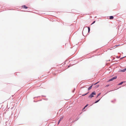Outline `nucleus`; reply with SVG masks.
Returning a JSON list of instances; mask_svg holds the SVG:
<instances>
[{
    "label": "nucleus",
    "mask_w": 126,
    "mask_h": 126,
    "mask_svg": "<svg viewBox=\"0 0 126 126\" xmlns=\"http://www.w3.org/2000/svg\"><path fill=\"white\" fill-rule=\"evenodd\" d=\"M96 94V93L95 91L93 92L89 96V97L90 98H91L94 97V95H95Z\"/></svg>",
    "instance_id": "obj_1"
},
{
    "label": "nucleus",
    "mask_w": 126,
    "mask_h": 126,
    "mask_svg": "<svg viewBox=\"0 0 126 126\" xmlns=\"http://www.w3.org/2000/svg\"><path fill=\"white\" fill-rule=\"evenodd\" d=\"M117 76H115L113 77L111 79H110L109 80V81H112L114 80V79H116L117 78Z\"/></svg>",
    "instance_id": "obj_2"
},
{
    "label": "nucleus",
    "mask_w": 126,
    "mask_h": 126,
    "mask_svg": "<svg viewBox=\"0 0 126 126\" xmlns=\"http://www.w3.org/2000/svg\"><path fill=\"white\" fill-rule=\"evenodd\" d=\"M113 16H110V19H113Z\"/></svg>",
    "instance_id": "obj_3"
},
{
    "label": "nucleus",
    "mask_w": 126,
    "mask_h": 126,
    "mask_svg": "<svg viewBox=\"0 0 126 126\" xmlns=\"http://www.w3.org/2000/svg\"><path fill=\"white\" fill-rule=\"evenodd\" d=\"M93 85H92L90 87H89L88 88V90H90L92 88Z\"/></svg>",
    "instance_id": "obj_4"
},
{
    "label": "nucleus",
    "mask_w": 126,
    "mask_h": 126,
    "mask_svg": "<svg viewBox=\"0 0 126 126\" xmlns=\"http://www.w3.org/2000/svg\"><path fill=\"white\" fill-rule=\"evenodd\" d=\"M22 7L25 8V9H27L28 8V7H26L25 5H23L22 6Z\"/></svg>",
    "instance_id": "obj_5"
},
{
    "label": "nucleus",
    "mask_w": 126,
    "mask_h": 126,
    "mask_svg": "<svg viewBox=\"0 0 126 126\" xmlns=\"http://www.w3.org/2000/svg\"><path fill=\"white\" fill-rule=\"evenodd\" d=\"M126 70V68L125 69H124L122 70H121V71L124 72H125Z\"/></svg>",
    "instance_id": "obj_6"
},
{
    "label": "nucleus",
    "mask_w": 126,
    "mask_h": 126,
    "mask_svg": "<svg viewBox=\"0 0 126 126\" xmlns=\"http://www.w3.org/2000/svg\"><path fill=\"white\" fill-rule=\"evenodd\" d=\"M124 82H121V83H119V84H118V85H121Z\"/></svg>",
    "instance_id": "obj_7"
},
{
    "label": "nucleus",
    "mask_w": 126,
    "mask_h": 126,
    "mask_svg": "<svg viewBox=\"0 0 126 126\" xmlns=\"http://www.w3.org/2000/svg\"><path fill=\"white\" fill-rule=\"evenodd\" d=\"M100 99L99 100L97 101H96L95 102V103H96L97 102H99V101L100 100Z\"/></svg>",
    "instance_id": "obj_8"
},
{
    "label": "nucleus",
    "mask_w": 126,
    "mask_h": 126,
    "mask_svg": "<svg viewBox=\"0 0 126 126\" xmlns=\"http://www.w3.org/2000/svg\"><path fill=\"white\" fill-rule=\"evenodd\" d=\"M63 119V117H61V118H60V120H59L61 121Z\"/></svg>",
    "instance_id": "obj_9"
},
{
    "label": "nucleus",
    "mask_w": 126,
    "mask_h": 126,
    "mask_svg": "<svg viewBox=\"0 0 126 126\" xmlns=\"http://www.w3.org/2000/svg\"><path fill=\"white\" fill-rule=\"evenodd\" d=\"M101 94V93H99L97 95V97H98L99 95H100Z\"/></svg>",
    "instance_id": "obj_10"
},
{
    "label": "nucleus",
    "mask_w": 126,
    "mask_h": 126,
    "mask_svg": "<svg viewBox=\"0 0 126 126\" xmlns=\"http://www.w3.org/2000/svg\"><path fill=\"white\" fill-rule=\"evenodd\" d=\"M88 32H89L90 30V29L89 27H88Z\"/></svg>",
    "instance_id": "obj_11"
},
{
    "label": "nucleus",
    "mask_w": 126,
    "mask_h": 126,
    "mask_svg": "<svg viewBox=\"0 0 126 126\" xmlns=\"http://www.w3.org/2000/svg\"><path fill=\"white\" fill-rule=\"evenodd\" d=\"M120 45H116V46H115L114 47H115V48H116L118 46H120Z\"/></svg>",
    "instance_id": "obj_12"
},
{
    "label": "nucleus",
    "mask_w": 126,
    "mask_h": 126,
    "mask_svg": "<svg viewBox=\"0 0 126 126\" xmlns=\"http://www.w3.org/2000/svg\"><path fill=\"white\" fill-rule=\"evenodd\" d=\"M88 93H88L86 94H83V95H82V96H84L85 95H87Z\"/></svg>",
    "instance_id": "obj_13"
},
{
    "label": "nucleus",
    "mask_w": 126,
    "mask_h": 126,
    "mask_svg": "<svg viewBox=\"0 0 126 126\" xmlns=\"http://www.w3.org/2000/svg\"><path fill=\"white\" fill-rule=\"evenodd\" d=\"M95 21H94L93 23L92 24H93L95 22Z\"/></svg>",
    "instance_id": "obj_14"
},
{
    "label": "nucleus",
    "mask_w": 126,
    "mask_h": 126,
    "mask_svg": "<svg viewBox=\"0 0 126 126\" xmlns=\"http://www.w3.org/2000/svg\"><path fill=\"white\" fill-rule=\"evenodd\" d=\"M98 82H98L97 83H95V84H94V85H95L96 84H97Z\"/></svg>",
    "instance_id": "obj_15"
},
{
    "label": "nucleus",
    "mask_w": 126,
    "mask_h": 126,
    "mask_svg": "<svg viewBox=\"0 0 126 126\" xmlns=\"http://www.w3.org/2000/svg\"><path fill=\"white\" fill-rule=\"evenodd\" d=\"M60 122V121L59 120L58 122V124H59Z\"/></svg>",
    "instance_id": "obj_16"
},
{
    "label": "nucleus",
    "mask_w": 126,
    "mask_h": 126,
    "mask_svg": "<svg viewBox=\"0 0 126 126\" xmlns=\"http://www.w3.org/2000/svg\"><path fill=\"white\" fill-rule=\"evenodd\" d=\"M88 106V105H86L85 107V108L86 107H87V106Z\"/></svg>",
    "instance_id": "obj_17"
},
{
    "label": "nucleus",
    "mask_w": 126,
    "mask_h": 126,
    "mask_svg": "<svg viewBox=\"0 0 126 126\" xmlns=\"http://www.w3.org/2000/svg\"><path fill=\"white\" fill-rule=\"evenodd\" d=\"M85 108V107H84V108H83V109H84Z\"/></svg>",
    "instance_id": "obj_18"
}]
</instances>
